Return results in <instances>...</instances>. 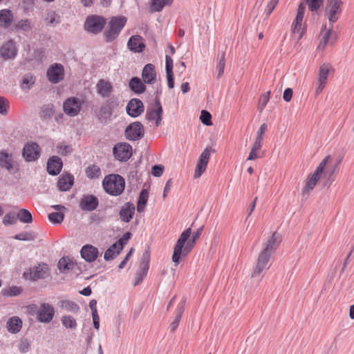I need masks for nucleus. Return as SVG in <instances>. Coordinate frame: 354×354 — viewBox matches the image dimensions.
<instances>
[{"label": "nucleus", "mask_w": 354, "mask_h": 354, "mask_svg": "<svg viewBox=\"0 0 354 354\" xmlns=\"http://www.w3.org/2000/svg\"><path fill=\"white\" fill-rule=\"evenodd\" d=\"M270 254L261 250L259 252L255 264L253 267V270L251 274L252 277H256L259 276L261 273L268 270L270 268L269 261L271 257Z\"/></svg>", "instance_id": "nucleus-7"}, {"label": "nucleus", "mask_w": 354, "mask_h": 354, "mask_svg": "<svg viewBox=\"0 0 354 354\" xmlns=\"http://www.w3.org/2000/svg\"><path fill=\"white\" fill-rule=\"evenodd\" d=\"M152 12H160L165 6L171 5L174 0H151Z\"/></svg>", "instance_id": "nucleus-37"}, {"label": "nucleus", "mask_w": 354, "mask_h": 354, "mask_svg": "<svg viewBox=\"0 0 354 354\" xmlns=\"http://www.w3.org/2000/svg\"><path fill=\"white\" fill-rule=\"evenodd\" d=\"M127 46L129 49L134 53H141L145 48L144 39L138 35L131 36L128 41Z\"/></svg>", "instance_id": "nucleus-23"}, {"label": "nucleus", "mask_w": 354, "mask_h": 354, "mask_svg": "<svg viewBox=\"0 0 354 354\" xmlns=\"http://www.w3.org/2000/svg\"><path fill=\"white\" fill-rule=\"evenodd\" d=\"M324 0H306L308 9L311 11H317L323 3Z\"/></svg>", "instance_id": "nucleus-51"}, {"label": "nucleus", "mask_w": 354, "mask_h": 354, "mask_svg": "<svg viewBox=\"0 0 354 354\" xmlns=\"http://www.w3.org/2000/svg\"><path fill=\"white\" fill-rule=\"evenodd\" d=\"M342 1L341 0H326L325 14L330 25H334L338 20L342 12Z\"/></svg>", "instance_id": "nucleus-6"}, {"label": "nucleus", "mask_w": 354, "mask_h": 354, "mask_svg": "<svg viewBox=\"0 0 354 354\" xmlns=\"http://www.w3.org/2000/svg\"><path fill=\"white\" fill-rule=\"evenodd\" d=\"M96 89L100 96L108 97L113 91V86L110 82L101 79L96 84Z\"/></svg>", "instance_id": "nucleus-27"}, {"label": "nucleus", "mask_w": 354, "mask_h": 354, "mask_svg": "<svg viewBox=\"0 0 354 354\" xmlns=\"http://www.w3.org/2000/svg\"><path fill=\"white\" fill-rule=\"evenodd\" d=\"M49 275L48 266L46 263L39 264L31 268L28 272H24V276L26 279L31 281H37L40 279H46Z\"/></svg>", "instance_id": "nucleus-11"}, {"label": "nucleus", "mask_w": 354, "mask_h": 354, "mask_svg": "<svg viewBox=\"0 0 354 354\" xmlns=\"http://www.w3.org/2000/svg\"><path fill=\"white\" fill-rule=\"evenodd\" d=\"M184 304H185V301H183V304H181L180 305H179L178 306L175 319L171 323V324L169 326L170 330L172 332L174 331L177 328V327L178 326L180 320V319L182 317V315H183V314L184 313V310H185V308H184Z\"/></svg>", "instance_id": "nucleus-40"}, {"label": "nucleus", "mask_w": 354, "mask_h": 354, "mask_svg": "<svg viewBox=\"0 0 354 354\" xmlns=\"http://www.w3.org/2000/svg\"><path fill=\"white\" fill-rule=\"evenodd\" d=\"M86 176L89 179L98 178L101 175V169L97 165H91L86 168Z\"/></svg>", "instance_id": "nucleus-36"}, {"label": "nucleus", "mask_w": 354, "mask_h": 354, "mask_svg": "<svg viewBox=\"0 0 354 354\" xmlns=\"http://www.w3.org/2000/svg\"><path fill=\"white\" fill-rule=\"evenodd\" d=\"M225 66V55L223 52L221 55H218L217 57V64L216 66V71L217 72V77H221L223 73Z\"/></svg>", "instance_id": "nucleus-41"}, {"label": "nucleus", "mask_w": 354, "mask_h": 354, "mask_svg": "<svg viewBox=\"0 0 354 354\" xmlns=\"http://www.w3.org/2000/svg\"><path fill=\"white\" fill-rule=\"evenodd\" d=\"M22 327L21 319L15 316L10 318L6 324V328L11 333H17L20 331Z\"/></svg>", "instance_id": "nucleus-30"}, {"label": "nucleus", "mask_w": 354, "mask_h": 354, "mask_svg": "<svg viewBox=\"0 0 354 354\" xmlns=\"http://www.w3.org/2000/svg\"><path fill=\"white\" fill-rule=\"evenodd\" d=\"M106 25V19L99 15H90L87 17L84 23V29L93 34L100 32Z\"/></svg>", "instance_id": "nucleus-8"}, {"label": "nucleus", "mask_w": 354, "mask_h": 354, "mask_svg": "<svg viewBox=\"0 0 354 354\" xmlns=\"http://www.w3.org/2000/svg\"><path fill=\"white\" fill-rule=\"evenodd\" d=\"M164 171V167L160 165H153L152 167V174L156 177L162 176Z\"/></svg>", "instance_id": "nucleus-64"}, {"label": "nucleus", "mask_w": 354, "mask_h": 354, "mask_svg": "<svg viewBox=\"0 0 354 354\" xmlns=\"http://www.w3.org/2000/svg\"><path fill=\"white\" fill-rule=\"evenodd\" d=\"M17 27L23 31H29L32 28L31 22L29 19H22L18 22Z\"/></svg>", "instance_id": "nucleus-57"}, {"label": "nucleus", "mask_w": 354, "mask_h": 354, "mask_svg": "<svg viewBox=\"0 0 354 354\" xmlns=\"http://www.w3.org/2000/svg\"><path fill=\"white\" fill-rule=\"evenodd\" d=\"M35 77L31 74H26L23 77L21 88L22 90H29L35 84Z\"/></svg>", "instance_id": "nucleus-43"}, {"label": "nucleus", "mask_w": 354, "mask_h": 354, "mask_svg": "<svg viewBox=\"0 0 354 354\" xmlns=\"http://www.w3.org/2000/svg\"><path fill=\"white\" fill-rule=\"evenodd\" d=\"M82 101L77 97H68L63 104V111L70 117L77 115L82 109Z\"/></svg>", "instance_id": "nucleus-9"}, {"label": "nucleus", "mask_w": 354, "mask_h": 354, "mask_svg": "<svg viewBox=\"0 0 354 354\" xmlns=\"http://www.w3.org/2000/svg\"><path fill=\"white\" fill-rule=\"evenodd\" d=\"M121 250H119L118 247L115 243L111 245L104 252V259L106 261H111L114 259L120 252Z\"/></svg>", "instance_id": "nucleus-39"}, {"label": "nucleus", "mask_w": 354, "mask_h": 354, "mask_svg": "<svg viewBox=\"0 0 354 354\" xmlns=\"http://www.w3.org/2000/svg\"><path fill=\"white\" fill-rule=\"evenodd\" d=\"M40 156V148L36 142L27 143L23 149V156L27 161H35Z\"/></svg>", "instance_id": "nucleus-16"}, {"label": "nucleus", "mask_w": 354, "mask_h": 354, "mask_svg": "<svg viewBox=\"0 0 354 354\" xmlns=\"http://www.w3.org/2000/svg\"><path fill=\"white\" fill-rule=\"evenodd\" d=\"M306 10V5L304 3L301 2L298 6L296 17L292 24H301L304 12Z\"/></svg>", "instance_id": "nucleus-47"}, {"label": "nucleus", "mask_w": 354, "mask_h": 354, "mask_svg": "<svg viewBox=\"0 0 354 354\" xmlns=\"http://www.w3.org/2000/svg\"><path fill=\"white\" fill-rule=\"evenodd\" d=\"M144 127L141 122H134L127 127L125 137L129 140H138L144 136Z\"/></svg>", "instance_id": "nucleus-12"}, {"label": "nucleus", "mask_w": 354, "mask_h": 354, "mask_svg": "<svg viewBox=\"0 0 354 354\" xmlns=\"http://www.w3.org/2000/svg\"><path fill=\"white\" fill-rule=\"evenodd\" d=\"M159 109H162L160 99L158 97L155 98L154 106L151 108H148L145 114L146 120L153 121L158 115Z\"/></svg>", "instance_id": "nucleus-31"}, {"label": "nucleus", "mask_w": 354, "mask_h": 354, "mask_svg": "<svg viewBox=\"0 0 354 354\" xmlns=\"http://www.w3.org/2000/svg\"><path fill=\"white\" fill-rule=\"evenodd\" d=\"M270 92L268 91V92L265 93L260 98V100H259L260 104L259 106V109L260 112L263 111V110L266 107L267 103L268 102L269 99H270Z\"/></svg>", "instance_id": "nucleus-56"}, {"label": "nucleus", "mask_w": 354, "mask_h": 354, "mask_svg": "<svg viewBox=\"0 0 354 354\" xmlns=\"http://www.w3.org/2000/svg\"><path fill=\"white\" fill-rule=\"evenodd\" d=\"M201 232L202 228H200L192 234V229L189 227L181 233L174 247L172 261L176 265L180 263L181 255L185 256L192 251Z\"/></svg>", "instance_id": "nucleus-1"}, {"label": "nucleus", "mask_w": 354, "mask_h": 354, "mask_svg": "<svg viewBox=\"0 0 354 354\" xmlns=\"http://www.w3.org/2000/svg\"><path fill=\"white\" fill-rule=\"evenodd\" d=\"M113 111L118 106V100L117 98L112 97L109 98L104 103Z\"/></svg>", "instance_id": "nucleus-63"}, {"label": "nucleus", "mask_w": 354, "mask_h": 354, "mask_svg": "<svg viewBox=\"0 0 354 354\" xmlns=\"http://www.w3.org/2000/svg\"><path fill=\"white\" fill-rule=\"evenodd\" d=\"M0 167H5L8 171L12 167L11 160L9 158V155L5 151L0 152Z\"/></svg>", "instance_id": "nucleus-45"}, {"label": "nucleus", "mask_w": 354, "mask_h": 354, "mask_svg": "<svg viewBox=\"0 0 354 354\" xmlns=\"http://www.w3.org/2000/svg\"><path fill=\"white\" fill-rule=\"evenodd\" d=\"M113 114V111L110 109L105 104H103L97 113V117L101 121L106 122L109 120Z\"/></svg>", "instance_id": "nucleus-38"}, {"label": "nucleus", "mask_w": 354, "mask_h": 354, "mask_svg": "<svg viewBox=\"0 0 354 354\" xmlns=\"http://www.w3.org/2000/svg\"><path fill=\"white\" fill-rule=\"evenodd\" d=\"M279 0H270L266 6V13L267 16H269L272 12L274 10L277 5L278 4Z\"/></svg>", "instance_id": "nucleus-59"}, {"label": "nucleus", "mask_w": 354, "mask_h": 354, "mask_svg": "<svg viewBox=\"0 0 354 354\" xmlns=\"http://www.w3.org/2000/svg\"><path fill=\"white\" fill-rule=\"evenodd\" d=\"M127 21L124 16L111 17L104 32V37L107 42L115 40L120 35Z\"/></svg>", "instance_id": "nucleus-3"}, {"label": "nucleus", "mask_w": 354, "mask_h": 354, "mask_svg": "<svg viewBox=\"0 0 354 354\" xmlns=\"http://www.w3.org/2000/svg\"><path fill=\"white\" fill-rule=\"evenodd\" d=\"M131 235L132 234L131 232H127L123 234L122 238H120L118 241L115 243L118 247L119 250H122L124 246L127 244V241L131 239Z\"/></svg>", "instance_id": "nucleus-53"}, {"label": "nucleus", "mask_w": 354, "mask_h": 354, "mask_svg": "<svg viewBox=\"0 0 354 354\" xmlns=\"http://www.w3.org/2000/svg\"><path fill=\"white\" fill-rule=\"evenodd\" d=\"M149 198V192L147 189H142L140 194L137 204V211L139 213L145 210V205L147 203Z\"/></svg>", "instance_id": "nucleus-35"}, {"label": "nucleus", "mask_w": 354, "mask_h": 354, "mask_svg": "<svg viewBox=\"0 0 354 354\" xmlns=\"http://www.w3.org/2000/svg\"><path fill=\"white\" fill-rule=\"evenodd\" d=\"M62 324L67 328H75L77 323L75 319L70 315L63 316L62 317Z\"/></svg>", "instance_id": "nucleus-48"}, {"label": "nucleus", "mask_w": 354, "mask_h": 354, "mask_svg": "<svg viewBox=\"0 0 354 354\" xmlns=\"http://www.w3.org/2000/svg\"><path fill=\"white\" fill-rule=\"evenodd\" d=\"M13 20V15L11 10L3 9L0 10V26L8 28L10 26Z\"/></svg>", "instance_id": "nucleus-32"}, {"label": "nucleus", "mask_w": 354, "mask_h": 354, "mask_svg": "<svg viewBox=\"0 0 354 354\" xmlns=\"http://www.w3.org/2000/svg\"><path fill=\"white\" fill-rule=\"evenodd\" d=\"M142 77L145 83L153 84L156 78L155 66L151 64L145 65L142 70Z\"/></svg>", "instance_id": "nucleus-26"}, {"label": "nucleus", "mask_w": 354, "mask_h": 354, "mask_svg": "<svg viewBox=\"0 0 354 354\" xmlns=\"http://www.w3.org/2000/svg\"><path fill=\"white\" fill-rule=\"evenodd\" d=\"M54 308L48 304H42L37 310V319L40 322L48 323L54 317Z\"/></svg>", "instance_id": "nucleus-18"}, {"label": "nucleus", "mask_w": 354, "mask_h": 354, "mask_svg": "<svg viewBox=\"0 0 354 354\" xmlns=\"http://www.w3.org/2000/svg\"><path fill=\"white\" fill-rule=\"evenodd\" d=\"M49 220L53 223H61L64 218V215L62 212H52L48 214Z\"/></svg>", "instance_id": "nucleus-52"}, {"label": "nucleus", "mask_w": 354, "mask_h": 354, "mask_svg": "<svg viewBox=\"0 0 354 354\" xmlns=\"http://www.w3.org/2000/svg\"><path fill=\"white\" fill-rule=\"evenodd\" d=\"M8 106V101L0 96V113L6 115L8 113L7 107Z\"/></svg>", "instance_id": "nucleus-60"}, {"label": "nucleus", "mask_w": 354, "mask_h": 354, "mask_svg": "<svg viewBox=\"0 0 354 354\" xmlns=\"http://www.w3.org/2000/svg\"><path fill=\"white\" fill-rule=\"evenodd\" d=\"M30 344L27 339H23L18 344V348L20 352L26 353L29 351Z\"/></svg>", "instance_id": "nucleus-58"}, {"label": "nucleus", "mask_w": 354, "mask_h": 354, "mask_svg": "<svg viewBox=\"0 0 354 354\" xmlns=\"http://www.w3.org/2000/svg\"><path fill=\"white\" fill-rule=\"evenodd\" d=\"M62 168V161L58 156H53L47 162V171L50 175H57Z\"/></svg>", "instance_id": "nucleus-25"}, {"label": "nucleus", "mask_w": 354, "mask_h": 354, "mask_svg": "<svg viewBox=\"0 0 354 354\" xmlns=\"http://www.w3.org/2000/svg\"><path fill=\"white\" fill-rule=\"evenodd\" d=\"M126 109L129 115L132 118H136L144 112L145 106L140 100L133 98L128 102Z\"/></svg>", "instance_id": "nucleus-15"}, {"label": "nucleus", "mask_w": 354, "mask_h": 354, "mask_svg": "<svg viewBox=\"0 0 354 354\" xmlns=\"http://www.w3.org/2000/svg\"><path fill=\"white\" fill-rule=\"evenodd\" d=\"M53 114V110L49 106H45L42 109L41 117L44 119L50 118Z\"/></svg>", "instance_id": "nucleus-62"}, {"label": "nucleus", "mask_w": 354, "mask_h": 354, "mask_svg": "<svg viewBox=\"0 0 354 354\" xmlns=\"http://www.w3.org/2000/svg\"><path fill=\"white\" fill-rule=\"evenodd\" d=\"M46 21L49 25L60 23L59 17L55 15V12L48 14V16L46 18Z\"/></svg>", "instance_id": "nucleus-61"}, {"label": "nucleus", "mask_w": 354, "mask_h": 354, "mask_svg": "<svg viewBox=\"0 0 354 354\" xmlns=\"http://www.w3.org/2000/svg\"><path fill=\"white\" fill-rule=\"evenodd\" d=\"M212 148L210 147H206L200 155L198 161L197 162L195 171L194 178H198L205 171L209 157Z\"/></svg>", "instance_id": "nucleus-13"}, {"label": "nucleus", "mask_w": 354, "mask_h": 354, "mask_svg": "<svg viewBox=\"0 0 354 354\" xmlns=\"http://www.w3.org/2000/svg\"><path fill=\"white\" fill-rule=\"evenodd\" d=\"M165 68L168 82V87L169 88H173L174 86V80L173 74V59L169 55L165 56Z\"/></svg>", "instance_id": "nucleus-29"}, {"label": "nucleus", "mask_w": 354, "mask_h": 354, "mask_svg": "<svg viewBox=\"0 0 354 354\" xmlns=\"http://www.w3.org/2000/svg\"><path fill=\"white\" fill-rule=\"evenodd\" d=\"M37 236V234L32 232H22L16 234L14 239L20 241H33Z\"/></svg>", "instance_id": "nucleus-46"}, {"label": "nucleus", "mask_w": 354, "mask_h": 354, "mask_svg": "<svg viewBox=\"0 0 354 354\" xmlns=\"http://www.w3.org/2000/svg\"><path fill=\"white\" fill-rule=\"evenodd\" d=\"M149 256L145 252L142 256V262L140 263V270L136 273L135 285L138 284L147 276L149 270Z\"/></svg>", "instance_id": "nucleus-24"}, {"label": "nucleus", "mask_w": 354, "mask_h": 354, "mask_svg": "<svg viewBox=\"0 0 354 354\" xmlns=\"http://www.w3.org/2000/svg\"><path fill=\"white\" fill-rule=\"evenodd\" d=\"M333 25L329 24L328 27L326 24H323L319 33V44L317 49L324 50L328 44L333 45L336 40L335 32L333 31Z\"/></svg>", "instance_id": "nucleus-5"}, {"label": "nucleus", "mask_w": 354, "mask_h": 354, "mask_svg": "<svg viewBox=\"0 0 354 354\" xmlns=\"http://www.w3.org/2000/svg\"><path fill=\"white\" fill-rule=\"evenodd\" d=\"M17 49L13 40L6 42L0 48V55L4 59H14L17 55Z\"/></svg>", "instance_id": "nucleus-20"}, {"label": "nucleus", "mask_w": 354, "mask_h": 354, "mask_svg": "<svg viewBox=\"0 0 354 354\" xmlns=\"http://www.w3.org/2000/svg\"><path fill=\"white\" fill-rule=\"evenodd\" d=\"M329 73L328 66L326 64H323L320 66L319 70V75L317 82H322L326 83Z\"/></svg>", "instance_id": "nucleus-49"}, {"label": "nucleus", "mask_w": 354, "mask_h": 354, "mask_svg": "<svg viewBox=\"0 0 354 354\" xmlns=\"http://www.w3.org/2000/svg\"><path fill=\"white\" fill-rule=\"evenodd\" d=\"M18 219L24 223H30L32 221L31 213L26 209H21L17 213Z\"/></svg>", "instance_id": "nucleus-44"}, {"label": "nucleus", "mask_w": 354, "mask_h": 354, "mask_svg": "<svg viewBox=\"0 0 354 354\" xmlns=\"http://www.w3.org/2000/svg\"><path fill=\"white\" fill-rule=\"evenodd\" d=\"M48 80L53 84H57L62 81L64 77V69L62 64H55L47 71Z\"/></svg>", "instance_id": "nucleus-14"}, {"label": "nucleus", "mask_w": 354, "mask_h": 354, "mask_svg": "<svg viewBox=\"0 0 354 354\" xmlns=\"http://www.w3.org/2000/svg\"><path fill=\"white\" fill-rule=\"evenodd\" d=\"M81 257L86 261L91 263L96 260L99 254L98 249L92 245H85L80 250Z\"/></svg>", "instance_id": "nucleus-21"}, {"label": "nucleus", "mask_w": 354, "mask_h": 354, "mask_svg": "<svg viewBox=\"0 0 354 354\" xmlns=\"http://www.w3.org/2000/svg\"><path fill=\"white\" fill-rule=\"evenodd\" d=\"M329 159V156L325 157L319 164L315 171L308 176L301 193L303 197L307 198L310 192L313 190L318 180L320 179L321 175Z\"/></svg>", "instance_id": "nucleus-4"}, {"label": "nucleus", "mask_w": 354, "mask_h": 354, "mask_svg": "<svg viewBox=\"0 0 354 354\" xmlns=\"http://www.w3.org/2000/svg\"><path fill=\"white\" fill-rule=\"evenodd\" d=\"M135 214V205L131 202L125 203L119 212V216L121 221L129 223Z\"/></svg>", "instance_id": "nucleus-22"}, {"label": "nucleus", "mask_w": 354, "mask_h": 354, "mask_svg": "<svg viewBox=\"0 0 354 354\" xmlns=\"http://www.w3.org/2000/svg\"><path fill=\"white\" fill-rule=\"evenodd\" d=\"M57 267L61 272L66 273L73 269L74 263L70 258L62 257L59 260Z\"/></svg>", "instance_id": "nucleus-34"}, {"label": "nucleus", "mask_w": 354, "mask_h": 354, "mask_svg": "<svg viewBox=\"0 0 354 354\" xmlns=\"http://www.w3.org/2000/svg\"><path fill=\"white\" fill-rule=\"evenodd\" d=\"M80 207L82 211L91 212L99 205L98 198L93 195H84L80 201Z\"/></svg>", "instance_id": "nucleus-17"}, {"label": "nucleus", "mask_w": 354, "mask_h": 354, "mask_svg": "<svg viewBox=\"0 0 354 354\" xmlns=\"http://www.w3.org/2000/svg\"><path fill=\"white\" fill-rule=\"evenodd\" d=\"M74 177L70 174H62L57 182L59 189L62 192L68 191L73 186Z\"/></svg>", "instance_id": "nucleus-28"}, {"label": "nucleus", "mask_w": 354, "mask_h": 354, "mask_svg": "<svg viewBox=\"0 0 354 354\" xmlns=\"http://www.w3.org/2000/svg\"><path fill=\"white\" fill-rule=\"evenodd\" d=\"M17 214L14 212H9L5 215L3 218V223L4 225L8 226L10 225H15L17 223Z\"/></svg>", "instance_id": "nucleus-50"}, {"label": "nucleus", "mask_w": 354, "mask_h": 354, "mask_svg": "<svg viewBox=\"0 0 354 354\" xmlns=\"http://www.w3.org/2000/svg\"><path fill=\"white\" fill-rule=\"evenodd\" d=\"M129 85L133 92L138 94L144 93L146 88L141 80L137 77L131 78Z\"/></svg>", "instance_id": "nucleus-33"}, {"label": "nucleus", "mask_w": 354, "mask_h": 354, "mask_svg": "<svg viewBox=\"0 0 354 354\" xmlns=\"http://www.w3.org/2000/svg\"><path fill=\"white\" fill-rule=\"evenodd\" d=\"M200 119L201 122L207 126H209L212 124L211 121L212 115L207 111L203 110L201 111Z\"/></svg>", "instance_id": "nucleus-54"}, {"label": "nucleus", "mask_w": 354, "mask_h": 354, "mask_svg": "<svg viewBox=\"0 0 354 354\" xmlns=\"http://www.w3.org/2000/svg\"><path fill=\"white\" fill-rule=\"evenodd\" d=\"M281 242V236L274 232L263 244L262 250L272 254L279 247Z\"/></svg>", "instance_id": "nucleus-19"}, {"label": "nucleus", "mask_w": 354, "mask_h": 354, "mask_svg": "<svg viewBox=\"0 0 354 354\" xmlns=\"http://www.w3.org/2000/svg\"><path fill=\"white\" fill-rule=\"evenodd\" d=\"M21 292V288L17 286L10 287L4 290L3 295L8 297L17 296Z\"/></svg>", "instance_id": "nucleus-55"}, {"label": "nucleus", "mask_w": 354, "mask_h": 354, "mask_svg": "<svg viewBox=\"0 0 354 354\" xmlns=\"http://www.w3.org/2000/svg\"><path fill=\"white\" fill-rule=\"evenodd\" d=\"M102 186L107 194L117 196L124 192L125 180L119 174H109L104 178Z\"/></svg>", "instance_id": "nucleus-2"}, {"label": "nucleus", "mask_w": 354, "mask_h": 354, "mask_svg": "<svg viewBox=\"0 0 354 354\" xmlns=\"http://www.w3.org/2000/svg\"><path fill=\"white\" fill-rule=\"evenodd\" d=\"M62 308L68 312L77 313L80 310V307L77 304L69 300H63L60 301Z\"/></svg>", "instance_id": "nucleus-42"}, {"label": "nucleus", "mask_w": 354, "mask_h": 354, "mask_svg": "<svg viewBox=\"0 0 354 354\" xmlns=\"http://www.w3.org/2000/svg\"><path fill=\"white\" fill-rule=\"evenodd\" d=\"M113 153L116 160L125 162L132 156V147L127 142H118L113 147Z\"/></svg>", "instance_id": "nucleus-10"}]
</instances>
